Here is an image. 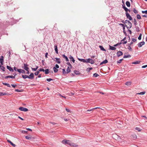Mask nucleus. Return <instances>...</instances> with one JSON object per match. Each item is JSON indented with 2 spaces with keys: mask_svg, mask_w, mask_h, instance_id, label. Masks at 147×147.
I'll return each mask as SVG.
<instances>
[{
  "mask_svg": "<svg viewBox=\"0 0 147 147\" xmlns=\"http://www.w3.org/2000/svg\"><path fill=\"white\" fill-rule=\"evenodd\" d=\"M63 73L64 74L66 73L65 71V70L64 69H63Z\"/></svg>",
  "mask_w": 147,
  "mask_h": 147,
  "instance_id": "51",
  "label": "nucleus"
},
{
  "mask_svg": "<svg viewBox=\"0 0 147 147\" xmlns=\"http://www.w3.org/2000/svg\"><path fill=\"white\" fill-rule=\"evenodd\" d=\"M54 48H55V51L56 52V53L57 54H58L57 47V45H55Z\"/></svg>",
  "mask_w": 147,
  "mask_h": 147,
  "instance_id": "13",
  "label": "nucleus"
},
{
  "mask_svg": "<svg viewBox=\"0 0 147 147\" xmlns=\"http://www.w3.org/2000/svg\"><path fill=\"white\" fill-rule=\"evenodd\" d=\"M66 110L68 112H70V110L66 108Z\"/></svg>",
  "mask_w": 147,
  "mask_h": 147,
  "instance_id": "60",
  "label": "nucleus"
},
{
  "mask_svg": "<svg viewBox=\"0 0 147 147\" xmlns=\"http://www.w3.org/2000/svg\"><path fill=\"white\" fill-rule=\"evenodd\" d=\"M137 18L138 19H141V16L139 14H137Z\"/></svg>",
  "mask_w": 147,
  "mask_h": 147,
  "instance_id": "38",
  "label": "nucleus"
},
{
  "mask_svg": "<svg viewBox=\"0 0 147 147\" xmlns=\"http://www.w3.org/2000/svg\"><path fill=\"white\" fill-rule=\"evenodd\" d=\"M74 73L75 74H76V75L80 74V73L79 71H77V70H75L74 71Z\"/></svg>",
  "mask_w": 147,
  "mask_h": 147,
  "instance_id": "30",
  "label": "nucleus"
},
{
  "mask_svg": "<svg viewBox=\"0 0 147 147\" xmlns=\"http://www.w3.org/2000/svg\"><path fill=\"white\" fill-rule=\"evenodd\" d=\"M67 73H68L71 71V69L69 67H68L66 69Z\"/></svg>",
  "mask_w": 147,
  "mask_h": 147,
  "instance_id": "23",
  "label": "nucleus"
},
{
  "mask_svg": "<svg viewBox=\"0 0 147 147\" xmlns=\"http://www.w3.org/2000/svg\"><path fill=\"white\" fill-rule=\"evenodd\" d=\"M62 56L63 57L65 58L67 61H68L69 60L67 56H65L64 55H63Z\"/></svg>",
  "mask_w": 147,
  "mask_h": 147,
  "instance_id": "27",
  "label": "nucleus"
},
{
  "mask_svg": "<svg viewBox=\"0 0 147 147\" xmlns=\"http://www.w3.org/2000/svg\"><path fill=\"white\" fill-rule=\"evenodd\" d=\"M98 76H99V75L96 73H95L93 74V76L94 77H96Z\"/></svg>",
  "mask_w": 147,
  "mask_h": 147,
  "instance_id": "37",
  "label": "nucleus"
},
{
  "mask_svg": "<svg viewBox=\"0 0 147 147\" xmlns=\"http://www.w3.org/2000/svg\"><path fill=\"white\" fill-rule=\"evenodd\" d=\"M74 94H75V93L74 92H71L70 93H69L68 94L69 96H71L74 95Z\"/></svg>",
  "mask_w": 147,
  "mask_h": 147,
  "instance_id": "41",
  "label": "nucleus"
},
{
  "mask_svg": "<svg viewBox=\"0 0 147 147\" xmlns=\"http://www.w3.org/2000/svg\"><path fill=\"white\" fill-rule=\"evenodd\" d=\"M39 71H44L45 70L44 69H40L39 70Z\"/></svg>",
  "mask_w": 147,
  "mask_h": 147,
  "instance_id": "52",
  "label": "nucleus"
},
{
  "mask_svg": "<svg viewBox=\"0 0 147 147\" xmlns=\"http://www.w3.org/2000/svg\"><path fill=\"white\" fill-rule=\"evenodd\" d=\"M17 71H18L19 72V73H21V70H22V69H17Z\"/></svg>",
  "mask_w": 147,
  "mask_h": 147,
  "instance_id": "54",
  "label": "nucleus"
},
{
  "mask_svg": "<svg viewBox=\"0 0 147 147\" xmlns=\"http://www.w3.org/2000/svg\"><path fill=\"white\" fill-rule=\"evenodd\" d=\"M15 91L16 92H21V91L19 90L18 89H16V90H15Z\"/></svg>",
  "mask_w": 147,
  "mask_h": 147,
  "instance_id": "58",
  "label": "nucleus"
},
{
  "mask_svg": "<svg viewBox=\"0 0 147 147\" xmlns=\"http://www.w3.org/2000/svg\"><path fill=\"white\" fill-rule=\"evenodd\" d=\"M55 59H56V61L58 63H60L61 62L60 61V59L59 58H55Z\"/></svg>",
  "mask_w": 147,
  "mask_h": 147,
  "instance_id": "18",
  "label": "nucleus"
},
{
  "mask_svg": "<svg viewBox=\"0 0 147 147\" xmlns=\"http://www.w3.org/2000/svg\"><path fill=\"white\" fill-rule=\"evenodd\" d=\"M99 48H100L101 50L103 51H106V50L103 48V47L101 46H99Z\"/></svg>",
  "mask_w": 147,
  "mask_h": 147,
  "instance_id": "25",
  "label": "nucleus"
},
{
  "mask_svg": "<svg viewBox=\"0 0 147 147\" xmlns=\"http://www.w3.org/2000/svg\"><path fill=\"white\" fill-rule=\"evenodd\" d=\"M126 14L127 19H128L130 20H132V18L130 16L128 13L126 12Z\"/></svg>",
  "mask_w": 147,
  "mask_h": 147,
  "instance_id": "5",
  "label": "nucleus"
},
{
  "mask_svg": "<svg viewBox=\"0 0 147 147\" xmlns=\"http://www.w3.org/2000/svg\"><path fill=\"white\" fill-rule=\"evenodd\" d=\"M28 65L24 63V69L26 71H28L29 69V68L28 67Z\"/></svg>",
  "mask_w": 147,
  "mask_h": 147,
  "instance_id": "6",
  "label": "nucleus"
},
{
  "mask_svg": "<svg viewBox=\"0 0 147 147\" xmlns=\"http://www.w3.org/2000/svg\"><path fill=\"white\" fill-rule=\"evenodd\" d=\"M123 9H124V10L126 12H127L129 11V12H130V10H129L127 8H126L125 5H123Z\"/></svg>",
  "mask_w": 147,
  "mask_h": 147,
  "instance_id": "9",
  "label": "nucleus"
},
{
  "mask_svg": "<svg viewBox=\"0 0 147 147\" xmlns=\"http://www.w3.org/2000/svg\"><path fill=\"white\" fill-rule=\"evenodd\" d=\"M27 131L24 130H22L21 131V132L23 133H27Z\"/></svg>",
  "mask_w": 147,
  "mask_h": 147,
  "instance_id": "48",
  "label": "nucleus"
},
{
  "mask_svg": "<svg viewBox=\"0 0 147 147\" xmlns=\"http://www.w3.org/2000/svg\"><path fill=\"white\" fill-rule=\"evenodd\" d=\"M128 49L129 50V51H132V49L131 48L130 46L129 45L128 47Z\"/></svg>",
  "mask_w": 147,
  "mask_h": 147,
  "instance_id": "50",
  "label": "nucleus"
},
{
  "mask_svg": "<svg viewBox=\"0 0 147 147\" xmlns=\"http://www.w3.org/2000/svg\"><path fill=\"white\" fill-rule=\"evenodd\" d=\"M25 138L27 139L28 140H30L31 139V137L30 135L26 136L25 137Z\"/></svg>",
  "mask_w": 147,
  "mask_h": 147,
  "instance_id": "20",
  "label": "nucleus"
},
{
  "mask_svg": "<svg viewBox=\"0 0 147 147\" xmlns=\"http://www.w3.org/2000/svg\"><path fill=\"white\" fill-rule=\"evenodd\" d=\"M48 55V53H46V54H45V57L46 58H48V57H47V55Z\"/></svg>",
  "mask_w": 147,
  "mask_h": 147,
  "instance_id": "55",
  "label": "nucleus"
},
{
  "mask_svg": "<svg viewBox=\"0 0 147 147\" xmlns=\"http://www.w3.org/2000/svg\"><path fill=\"white\" fill-rule=\"evenodd\" d=\"M142 12L143 13H145L147 14V10H146V11H142Z\"/></svg>",
  "mask_w": 147,
  "mask_h": 147,
  "instance_id": "49",
  "label": "nucleus"
},
{
  "mask_svg": "<svg viewBox=\"0 0 147 147\" xmlns=\"http://www.w3.org/2000/svg\"><path fill=\"white\" fill-rule=\"evenodd\" d=\"M7 68L9 69L10 71H13V69L10 67L9 66H7Z\"/></svg>",
  "mask_w": 147,
  "mask_h": 147,
  "instance_id": "15",
  "label": "nucleus"
},
{
  "mask_svg": "<svg viewBox=\"0 0 147 147\" xmlns=\"http://www.w3.org/2000/svg\"><path fill=\"white\" fill-rule=\"evenodd\" d=\"M140 63V61H135V62H133L132 63V64H139Z\"/></svg>",
  "mask_w": 147,
  "mask_h": 147,
  "instance_id": "31",
  "label": "nucleus"
},
{
  "mask_svg": "<svg viewBox=\"0 0 147 147\" xmlns=\"http://www.w3.org/2000/svg\"><path fill=\"white\" fill-rule=\"evenodd\" d=\"M6 94V93H2L0 92V96H2L3 95H4Z\"/></svg>",
  "mask_w": 147,
  "mask_h": 147,
  "instance_id": "40",
  "label": "nucleus"
},
{
  "mask_svg": "<svg viewBox=\"0 0 147 147\" xmlns=\"http://www.w3.org/2000/svg\"><path fill=\"white\" fill-rule=\"evenodd\" d=\"M39 73V71H37L35 72L34 73V74L36 76H37V75H38V74Z\"/></svg>",
  "mask_w": 147,
  "mask_h": 147,
  "instance_id": "43",
  "label": "nucleus"
},
{
  "mask_svg": "<svg viewBox=\"0 0 147 147\" xmlns=\"http://www.w3.org/2000/svg\"><path fill=\"white\" fill-rule=\"evenodd\" d=\"M11 86L14 88H15L16 86V85H14L13 84H11Z\"/></svg>",
  "mask_w": 147,
  "mask_h": 147,
  "instance_id": "62",
  "label": "nucleus"
},
{
  "mask_svg": "<svg viewBox=\"0 0 147 147\" xmlns=\"http://www.w3.org/2000/svg\"><path fill=\"white\" fill-rule=\"evenodd\" d=\"M123 60V59H120V60H119V61H117V63H121L122 61Z\"/></svg>",
  "mask_w": 147,
  "mask_h": 147,
  "instance_id": "46",
  "label": "nucleus"
},
{
  "mask_svg": "<svg viewBox=\"0 0 147 147\" xmlns=\"http://www.w3.org/2000/svg\"><path fill=\"white\" fill-rule=\"evenodd\" d=\"M123 53L121 51H119L117 53V55L118 57H119L121 55H123Z\"/></svg>",
  "mask_w": 147,
  "mask_h": 147,
  "instance_id": "7",
  "label": "nucleus"
},
{
  "mask_svg": "<svg viewBox=\"0 0 147 147\" xmlns=\"http://www.w3.org/2000/svg\"><path fill=\"white\" fill-rule=\"evenodd\" d=\"M135 129L136 130H138V131H141L140 128L138 127H136Z\"/></svg>",
  "mask_w": 147,
  "mask_h": 147,
  "instance_id": "39",
  "label": "nucleus"
},
{
  "mask_svg": "<svg viewBox=\"0 0 147 147\" xmlns=\"http://www.w3.org/2000/svg\"><path fill=\"white\" fill-rule=\"evenodd\" d=\"M22 77L23 78H24V79H25V78H28V76L26 75H23L22 76Z\"/></svg>",
  "mask_w": 147,
  "mask_h": 147,
  "instance_id": "34",
  "label": "nucleus"
},
{
  "mask_svg": "<svg viewBox=\"0 0 147 147\" xmlns=\"http://www.w3.org/2000/svg\"><path fill=\"white\" fill-rule=\"evenodd\" d=\"M0 68L3 71H4V69H5V67L2 66L0 65Z\"/></svg>",
  "mask_w": 147,
  "mask_h": 147,
  "instance_id": "33",
  "label": "nucleus"
},
{
  "mask_svg": "<svg viewBox=\"0 0 147 147\" xmlns=\"http://www.w3.org/2000/svg\"><path fill=\"white\" fill-rule=\"evenodd\" d=\"M19 109L21 111H24L25 112L27 111L28 110L27 109L22 107H20L19 108Z\"/></svg>",
  "mask_w": 147,
  "mask_h": 147,
  "instance_id": "4",
  "label": "nucleus"
},
{
  "mask_svg": "<svg viewBox=\"0 0 147 147\" xmlns=\"http://www.w3.org/2000/svg\"><path fill=\"white\" fill-rule=\"evenodd\" d=\"M92 68L90 67V68H87V71H89L91 70L92 69Z\"/></svg>",
  "mask_w": 147,
  "mask_h": 147,
  "instance_id": "45",
  "label": "nucleus"
},
{
  "mask_svg": "<svg viewBox=\"0 0 147 147\" xmlns=\"http://www.w3.org/2000/svg\"><path fill=\"white\" fill-rule=\"evenodd\" d=\"M67 141L68 140H65L62 141V143L63 144H67Z\"/></svg>",
  "mask_w": 147,
  "mask_h": 147,
  "instance_id": "24",
  "label": "nucleus"
},
{
  "mask_svg": "<svg viewBox=\"0 0 147 147\" xmlns=\"http://www.w3.org/2000/svg\"><path fill=\"white\" fill-rule=\"evenodd\" d=\"M147 67V65H145L143 66H142V68H145Z\"/></svg>",
  "mask_w": 147,
  "mask_h": 147,
  "instance_id": "59",
  "label": "nucleus"
},
{
  "mask_svg": "<svg viewBox=\"0 0 147 147\" xmlns=\"http://www.w3.org/2000/svg\"><path fill=\"white\" fill-rule=\"evenodd\" d=\"M100 107H96L94 108L93 109H90V110H87L86 111V112L91 111H93V110H94L96 109H100Z\"/></svg>",
  "mask_w": 147,
  "mask_h": 147,
  "instance_id": "12",
  "label": "nucleus"
},
{
  "mask_svg": "<svg viewBox=\"0 0 147 147\" xmlns=\"http://www.w3.org/2000/svg\"><path fill=\"white\" fill-rule=\"evenodd\" d=\"M38 66H36V68H33L32 67L31 69L33 71H36L38 69Z\"/></svg>",
  "mask_w": 147,
  "mask_h": 147,
  "instance_id": "32",
  "label": "nucleus"
},
{
  "mask_svg": "<svg viewBox=\"0 0 147 147\" xmlns=\"http://www.w3.org/2000/svg\"><path fill=\"white\" fill-rule=\"evenodd\" d=\"M131 82H127L125 83V84L127 86H130L131 85Z\"/></svg>",
  "mask_w": 147,
  "mask_h": 147,
  "instance_id": "26",
  "label": "nucleus"
},
{
  "mask_svg": "<svg viewBox=\"0 0 147 147\" xmlns=\"http://www.w3.org/2000/svg\"><path fill=\"white\" fill-rule=\"evenodd\" d=\"M26 129L28 130V131H32V130L31 129H29V128H26Z\"/></svg>",
  "mask_w": 147,
  "mask_h": 147,
  "instance_id": "63",
  "label": "nucleus"
},
{
  "mask_svg": "<svg viewBox=\"0 0 147 147\" xmlns=\"http://www.w3.org/2000/svg\"><path fill=\"white\" fill-rule=\"evenodd\" d=\"M136 39H134V38H132V41L133 42H135L136 41Z\"/></svg>",
  "mask_w": 147,
  "mask_h": 147,
  "instance_id": "57",
  "label": "nucleus"
},
{
  "mask_svg": "<svg viewBox=\"0 0 147 147\" xmlns=\"http://www.w3.org/2000/svg\"><path fill=\"white\" fill-rule=\"evenodd\" d=\"M108 61L106 59L105 60H104V61H103L100 64L101 65H102L103 64H104V63H108Z\"/></svg>",
  "mask_w": 147,
  "mask_h": 147,
  "instance_id": "19",
  "label": "nucleus"
},
{
  "mask_svg": "<svg viewBox=\"0 0 147 147\" xmlns=\"http://www.w3.org/2000/svg\"><path fill=\"white\" fill-rule=\"evenodd\" d=\"M53 70L55 73L57 72L58 71V70L55 67H53Z\"/></svg>",
  "mask_w": 147,
  "mask_h": 147,
  "instance_id": "29",
  "label": "nucleus"
},
{
  "mask_svg": "<svg viewBox=\"0 0 147 147\" xmlns=\"http://www.w3.org/2000/svg\"><path fill=\"white\" fill-rule=\"evenodd\" d=\"M53 80L51 78H48L47 79V80L48 82H50L51 80Z\"/></svg>",
  "mask_w": 147,
  "mask_h": 147,
  "instance_id": "47",
  "label": "nucleus"
},
{
  "mask_svg": "<svg viewBox=\"0 0 147 147\" xmlns=\"http://www.w3.org/2000/svg\"><path fill=\"white\" fill-rule=\"evenodd\" d=\"M69 58L70 59L72 60V61L73 63H74L75 61L73 57L72 56H70L69 57Z\"/></svg>",
  "mask_w": 147,
  "mask_h": 147,
  "instance_id": "35",
  "label": "nucleus"
},
{
  "mask_svg": "<svg viewBox=\"0 0 147 147\" xmlns=\"http://www.w3.org/2000/svg\"><path fill=\"white\" fill-rule=\"evenodd\" d=\"M21 73H25V71L24 70L22 69Z\"/></svg>",
  "mask_w": 147,
  "mask_h": 147,
  "instance_id": "61",
  "label": "nucleus"
},
{
  "mask_svg": "<svg viewBox=\"0 0 147 147\" xmlns=\"http://www.w3.org/2000/svg\"><path fill=\"white\" fill-rule=\"evenodd\" d=\"M34 78V74L33 73H32L30 74V75L28 76V78L30 79H32Z\"/></svg>",
  "mask_w": 147,
  "mask_h": 147,
  "instance_id": "11",
  "label": "nucleus"
},
{
  "mask_svg": "<svg viewBox=\"0 0 147 147\" xmlns=\"http://www.w3.org/2000/svg\"><path fill=\"white\" fill-rule=\"evenodd\" d=\"M142 36V34H140L139 36L138 37V38L139 40H140L141 38V37Z\"/></svg>",
  "mask_w": 147,
  "mask_h": 147,
  "instance_id": "42",
  "label": "nucleus"
},
{
  "mask_svg": "<svg viewBox=\"0 0 147 147\" xmlns=\"http://www.w3.org/2000/svg\"><path fill=\"white\" fill-rule=\"evenodd\" d=\"M7 141L11 145H12L13 147H15L16 146V145L14 144H13L11 141L9 140H7Z\"/></svg>",
  "mask_w": 147,
  "mask_h": 147,
  "instance_id": "14",
  "label": "nucleus"
},
{
  "mask_svg": "<svg viewBox=\"0 0 147 147\" xmlns=\"http://www.w3.org/2000/svg\"><path fill=\"white\" fill-rule=\"evenodd\" d=\"M133 11L136 14L138 13V11L135 8L133 9Z\"/></svg>",
  "mask_w": 147,
  "mask_h": 147,
  "instance_id": "36",
  "label": "nucleus"
},
{
  "mask_svg": "<svg viewBox=\"0 0 147 147\" xmlns=\"http://www.w3.org/2000/svg\"><path fill=\"white\" fill-rule=\"evenodd\" d=\"M78 60L81 62H86V60L85 59H81L80 58H78Z\"/></svg>",
  "mask_w": 147,
  "mask_h": 147,
  "instance_id": "16",
  "label": "nucleus"
},
{
  "mask_svg": "<svg viewBox=\"0 0 147 147\" xmlns=\"http://www.w3.org/2000/svg\"><path fill=\"white\" fill-rule=\"evenodd\" d=\"M9 78H15V76H9Z\"/></svg>",
  "mask_w": 147,
  "mask_h": 147,
  "instance_id": "44",
  "label": "nucleus"
},
{
  "mask_svg": "<svg viewBox=\"0 0 147 147\" xmlns=\"http://www.w3.org/2000/svg\"><path fill=\"white\" fill-rule=\"evenodd\" d=\"M69 66H70L71 67L72 66L70 64V63L69 62H68L67 63Z\"/></svg>",
  "mask_w": 147,
  "mask_h": 147,
  "instance_id": "64",
  "label": "nucleus"
},
{
  "mask_svg": "<svg viewBox=\"0 0 147 147\" xmlns=\"http://www.w3.org/2000/svg\"><path fill=\"white\" fill-rule=\"evenodd\" d=\"M109 49H110L112 50H115L116 49V48L115 47L111 46L110 45H109Z\"/></svg>",
  "mask_w": 147,
  "mask_h": 147,
  "instance_id": "17",
  "label": "nucleus"
},
{
  "mask_svg": "<svg viewBox=\"0 0 147 147\" xmlns=\"http://www.w3.org/2000/svg\"><path fill=\"white\" fill-rule=\"evenodd\" d=\"M86 62L90 63L92 64H93L95 63L94 61L90 58H89L87 60Z\"/></svg>",
  "mask_w": 147,
  "mask_h": 147,
  "instance_id": "3",
  "label": "nucleus"
},
{
  "mask_svg": "<svg viewBox=\"0 0 147 147\" xmlns=\"http://www.w3.org/2000/svg\"><path fill=\"white\" fill-rule=\"evenodd\" d=\"M146 92L145 91H143L140 93H137L136 94L143 95Z\"/></svg>",
  "mask_w": 147,
  "mask_h": 147,
  "instance_id": "22",
  "label": "nucleus"
},
{
  "mask_svg": "<svg viewBox=\"0 0 147 147\" xmlns=\"http://www.w3.org/2000/svg\"><path fill=\"white\" fill-rule=\"evenodd\" d=\"M145 44V42H142L138 43V46L140 47H142V46Z\"/></svg>",
  "mask_w": 147,
  "mask_h": 147,
  "instance_id": "8",
  "label": "nucleus"
},
{
  "mask_svg": "<svg viewBox=\"0 0 147 147\" xmlns=\"http://www.w3.org/2000/svg\"><path fill=\"white\" fill-rule=\"evenodd\" d=\"M3 56H1L0 58V62L1 64V65H3Z\"/></svg>",
  "mask_w": 147,
  "mask_h": 147,
  "instance_id": "10",
  "label": "nucleus"
},
{
  "mask_svg": "<svg viewBox=\"0 0 147 147\" xmlns=\"http://www.w3.org/2000/svg\"><path fill=\"white\" fill-rule=\"evenodd\" d=\"M67 144L73 146L77 147L78 146L76 144L71 142L69 140H68Z\"/></svg>",
  "mask_w": 147,
  "mask_h": 147,
  "instance_id": "2",
  "label": "nucleus"
},
{
  "mask_svg": "<svg viewBox=\"0 0 147 147\" xmlns=\"http://www.w3.org/2000/svg\"><path fill=\"white\" fill-rule=\"evenodd\" d=\"M126 4L128 7H130V2L128 1H127L126 2Z\"/></svg>",
  "mask_w": 147,
  "mask_h": 147,
  "instance_id": "21",
  "label": "nucleus"
},
{
  "mask_svg": "<svg viewBox=\"0 0 147 147\" xmlns=\"http://www.w3.org/2000/svg\"><path fill=\"white\" fill-rule=\"evenodd\" d=\"M59 96H61V97H62L64 98H66V97L65 96H62L60 94H59Z\"/></svg>",
  "mask_w": 147,
  "mask_h": 147,
  "instance_id": "53",
  "label": "nucleus"
},
{
  "mask_svg": "<svg viewBox=\"0 0 147 147\" xmlns=\"http://www.w3.org/2000/svg\"><path fill=\"white\" fill-rule=\"evenodd\" d=\"M55 67L56 68H59V66L57 64H56L55 65Z\"/></svg>",
  "mask_w": 147,
  "mask_h": 147,
  "instance_id": "56",
  "label": "nucleus"
},
{
  "mask_svg": "<svg viewBox=\"0 0 147 147\" xmlns=\"http://www.w3.org/2000/svg\"><path fill=\"white\" fill-rule=\"evenodd\" d=\"M45 74H48L49 73V70L48 69H46L45 70Z\"/></svg>",
  "mask_w": 147,
  "mask_h": 147,
  "instance_id": "28",
  "label": "nucleus"
},
{
  "mask_svg": "<svg viewBox=\"0 0 147 147\" xmlns=\"http://www.w3.org/2000/svg\"><path fill=\"white\" fill-rule=\"evenodd\" d=\"M125 23L126 26L128 28H130L132 26V24L128 20H126L125 21Z\"/></svg>",
  "mask_w": 147,
  "mask_h": 147,
  "instance_id": "1",
  "label": "nucleus"
}]
</instances>
